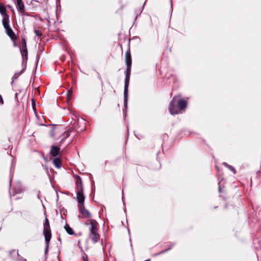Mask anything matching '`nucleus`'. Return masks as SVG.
I'll return each instance as SVG.
<instances>
[{"instance_id":"f257e3e1","label":"nucleus","mask_w":261,"mask_h":261,"mask_svg":"<svg viewBox=\"0 0 261 261\" xmlns=\"http://www.w3.org/2000/svg\"><path fill=\"white\" fill-rule=\"evenodd\" d=\"M9 17L6 16L5 19H3L2 22L4 28L6 30L7 34L11 38V39L14 40L16 39L15 33L11 29L9 25Z\"/></svg>"},{"instance_id":"f03ea898","label":"nucleus","mask_w":261,"mask_h":261,"mask_svg":"<svg viewBox=\"0 0 261 261\" xmlns=\"http://www.w3.org/2000/svg\"><path fill=\"white\" fill-rule=\"evenodd\" d=\"M43 226V234L44 236L45 241L46 242L47 244H48L49 242L51 239V234L50 229L49 221L46 217H45V222L44 223Z\"/></svg>"},{"instance_id":"7ed1b4c3","label":"nucleus","mask_w":261,"mask_h":261,"mask_svg":"<svg viewBox=\"0 0 261 261\" xmlns=\"http://www.w3.org/2000/svg\"><path fill=\"white\" fill-rule=\"evenodd\" d=\"M76 200L78 202V206L84 205L85 201V197L83 194V190L82 189H79L77 192L76 194Z\"/></svg>"},{"instance_id":"20e7f679","label":"nucleus","mask_w":261,"mask_h":261,"mask_svg":"<svg viewBox=\"0 0 261 261\" xmlns=\"http://www.w3.org/2000/svg\"><path fill=\"white\" fill-rule=\"evenodd\" d=\"M86 224L87 225L89 226V231H91L92 230H95V229L98 228L97 222L94 220H92V219L88 220L86 221Z\"/></svg>"},{"instance_id":"39448f33","label":"nucleus","mask_w":261,"mask_h":261,"mask_svg":"<svg viewBox=\"0 0 261 261\" xmlns=\"http://www.w3.org/2000/svg\"><path fill=\"white\" fill-rule=\"evenodd\" d=\"M79 208L80 213L82 215V217L85 218H88L91 217L90 213L88 210L85 209L84 205H82L81 207L79 206Z\"/></svg>"},{"instance_id":"423d86ee","label":"nucleus","mask_w":261,"mask_h":261,"mask_svg":"<svg viewBox=\"0 0 261 261\" xmlns=\"http://www.w3.org/2000/svg\"><path fill=\"white\" fill-rule=\"evenodd\" d=\"M169 111H170V112L171 114L172 115H174V114H176L177 113H178L179 112V110L178 108H177L175 106V103L174 102V99H173L170 103V105H169Z\"/></svg>"},{"instance_id":"0eeeda50","label":"nucleus","mask_w":261,"mask_h":261,"mask_svg":"<svg viewBox=\"0 0 261 261\" xmlns=\"http://www.w3.org/2000/svg\"><path fill=\"white\" fill-rule=\"evenodd\" d=\"M17 9L20 12H22L24 9V6L22 0H16Z\"/></svg>"},{"instance_id":"6e6552de","label":"nucleus","mask_w":261,"mask_h":261,"mask_svg":"<svg viewBox=\"0 0 261 261\" xmlns=\"http://www.w3.org/2000/svg\"><path fill=\"white\" fill-rule=\"evenodd\" d=\"M187 105V101L183 99H180L178 102V106L179 108V110H182L186 108Z\"/></svg>"},{"instance_id":"1a4fd4ad","label":"nucleus","mask_w":261,"mask_h":261,"mask_svg":"<svg viewBox=\"0 0 261 261\" xmlns=\"http://www.w3.org/2000/svg\"><path fill=\"white\" fill-rule=\"evenodd\" d=\"M125 62L127 66H131L132 64V59H131V56L129 53L127 52L125 54Z\"/></svg>"},{"instance_id":"9d476101","label":"nucleus","mask_w":261,"mask_h":261,"mask_svg":"<svg viewBox=\"0 0 261 261\" xmlns=\"http://www.w3.org/2000/svg\"><path fill=\"white\" fill-rule=\"evenodd\" d=\"M89 237L90 239L92 240V241L94 243H97L100 238V235L98 234H95L92 235H89Z\"/></svg>"},{"instance_id":"9b49d317","label":"nucleus","mask_w":261,"mask_h":261,"mask_svg":"<svg viewBox=\"0 0 261 261\" xmlns=\"http://www.w3.org/2000/svg\"><path fill=\"white\" fill-rule=\"evenodd\" d=\"M60 148L57 146H53L51 150L50 153L54 156H56L57 155L59 152Z\"/></svg>"},{"instance_id":"f8f14e48","label":"nucleus","mask_w":261,"mask_h":261,"mask_svg":"<svg viewBox=\"0 0 261 261\" xmlns=\"http://www.w3.org/2000/svg\"><path fill=\"white\" fill-rule=\"evenodd\" d=\"M0 13L3 16V18L5 19L6 16L9 17L8 15L6 13V8L4 6L0 4Z\"/></svg>"},{"instance_id":"ddd939ff","label":"nucleus","mask_w":261,"mask_h":261,"mask_svg":"<svg viewBox=\"0 0 261 261\" xmlns=\"http://www.w3.org/2000/svg\"><path fill=\"white\" fill-rule=\"evenodd\" d=\"M53 163L57 168H60L61 165V160L59 158H55L53 160Z\"/></svg>"},{"instance_id":"4468645a","label":"nucleus","mask_w":261,"mask_h":261,"mask_svg":"<svg viewBox=\"0 0 261 261\" xmlns=\"http://www.w3.org/2000/svg\"><path fill=\"white\" fill-rule=\"evenodd\" d=\"M65 229H66L67 233L69 234H73L74 233L73 230L69 225H66L65 226Z\"/></svg>"},{"instance_id":"2eb2a0df","label":"nucleus","mask_w":261,"mask_h":261,"mask_svg":"<svg viewBox=\"0 0 261 261\" xmlns=\"http://www.w3.org/2000/svg\"><path fill=\"white\" fill-rule=\"evenodd\" d=\"M223 164L226 167H227L229 170L232 171L234 174L236 173V171L235 169L231 166L228 165L226 163H223Z\"/></svg>"},{"instance_id":"dca6fc26","label":"nucleus","mask_w":261,"mask_h":261,"mask_svg":"<svg viewBox=\"0 0 261 261\" xmlns=\"http://www.w3.org/2000/svg\"><path fill=\"white\" fill-rule=\"evenodd\" d=\"M128 87H124V95L125 101H126L127 100V96L128 94Z\"/></svg>"},{"instance_id":"f3484780","label":"nucleus","mask_w":261,"mask_h":261,"mask_svg":"<svg viewBox=\"0 0 261 261\" xmlns=\"http://www.w3.org/2000/svg\"><path fill=\"white\" fill-rule=\"evenodd\" d=\"M129 75H126L125 80V86L124 87H128L129 85Z\"/></svg>"},{"instance_id":"a211bd4d","label":"nucleus","mask_w":261,"mask_h":261,"mask_svg":"<svg viewBox=\"0 0 261 261\" xmlns=\"http://www.w3.org/2000/svg\"><path fill=\"white\" fill-rule=\"evenodd\" d=\"M70 132L69 130H68V131L65 132V133H64L63 135H62V137H63L62 139H65L68 138Z\"/></svg>"},{"instance_id":"6ab92c4d","label":"nucleus","mask_w":261,"mask_h":261,"mask_svg":"<svg viewBox=\"0 0 261 261\" xmlns=\"http://www.w3.org/2000/svg\"><path fill=\"white\" fill-rule=\"evenodd\" d=\"M98 234V228L96 229L95 230H92L90 231V233L89 235H92V234Z\"/></svg>"},{"instance_id":"aec40b11","label":"nucleus","mask_w":261,"mask_h":261,"mask_svg":"<svg viewBox=\"0 0 261 261\" xmlns=\"http://www.w3.org/2000/svg\"><path fill=\"white\" fill-rule=\"evenodd\" d=\"M130 68H131V66H129V68H128V66H127V69L126 70V75H129V76H130Z\"/></svg>"},{"instance_id":"412c9836","label":"nucleus","mask_w":261,"mask_h":261,"mask_svg":"<svg viewBox=\"0 0 261 261\" xmlns=\"http://www.w3.org/2000/svg\"><path fill=\"white\" fill-rule=\"evenodd\" d=\"M35 33L38 36H41L42 35L41 31L39 30H35Z\"/></svg>"},{"instance_id":"4be33fe9","label":"nucleus","mask_w":261,"mask_h":261,"mask_svg":"<svg viewBox=\"0 0 261 261\" xmlns=\"http://www.w3.org/2000/svg\"><path fill=\"white\" fill-rule=\"evenodd\" d=\"M71 94H72V91L71 90H69L67 94V97L68 99H69V98L71 97Z\"/></svg>"},{"instance_id":"5701e85b","label":"nucleus","mask_w":261,"mask_h":261,"mask_svg":"<svg viewBox=\"0 0 261 261\" xmlns=\"http://www.w3.org/2000/svg\"><path fill=\"white\" fill-rule=\"evenodd\" d=\"M22 44L23 47L25 48L26 47V41L24 39H22Z\"/></svg>"},{"instance_id":"b1692460","label":"nucleus","mask_w":261,"mask_h":261,"mask_svg":"<svg viewBox=\"0 0 261 261\" xmlns=\"http://www.w3.org/2000/svg\"><path fill=\"white\" fill-rule=\"evenodd\" d=\"M0 103L1 104L4 103V101H3V98L1 95H0Z\"/></svg>"},{"instance_id":"393cba45","label":"nucleus","mask_w":261,"mask_h":261,"mask_svg":"<svg viewBox=\"0 0 261 261\" xmlns=\"http://www.w3.org/2000/svg\"><path fill=\"white\" fill-rule=\"evenodd\" d=\"M83 258H84V261H88V257L87 256L86 257L83 256Z\"/></svg>"}]
</instances>
